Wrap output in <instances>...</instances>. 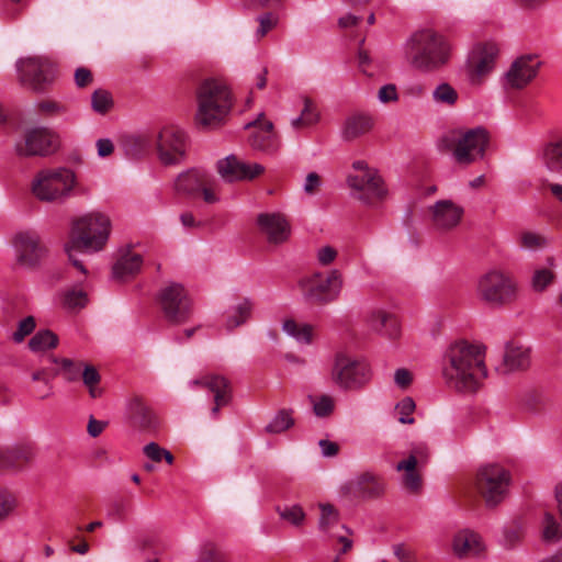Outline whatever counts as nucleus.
Returning a JSON list of instances; mask_svg holds the SVG:
<instances>
[{
	"instance_id": "61",
	"label": "nucleus",
	"mask_w": 562,
	"mask_h": 562,
	"mask_svg": "<svg viewBox=\"0 0 562 562\" xmlns=\"http://www.w3.org/2000/svg\"><path fill=\"white\" fill-rule=\"evenodd\" d=\"M428 458H429L428 448L424 445H418L412 449L411 454L407 459H414L415 464L423 468L428 462Z\"/></svg>"
},
{
	"instance_id": "34",
	"label": "nucleus",
	"mask_w": 562,
	"mask_h": 562,
	"mask_svg": "<svg viewBox=\"0 0 562 562\" xmlns=\"http://www.w3.org/2000/svg\"><path fill=\"white\" fill-rule=\"evenodd\" d=\"M529 352L521 347L507 346L504 355L506 371L526 369L529 366Z\"/></svg>"
},
{
	"instance_id": "35",
	"label": "nucleus",
	"mask_w": 562,
	"mask_h": 562,
	"mask_svg": "<svg viewBox=\"0 0 562 562\" xmlns=\"http://www.w3.org/2000/svg\"><path fill=\"white\" fill-rule=\"evenodd\" d=\"M153 142L146 134L130 136L124 140L125 154L132 158H139L147 155L151 149Z\"/></svg>"
},
{
	"instance_id": "28",
	"label": "nucleus",
	"mask_w": 562,
	"mask_h": 562,
	"mask_svg": "<svg viewBox=\"0 0 562 562\" xmlns=\"http://www.w3.org/2000/svg\"><path fill=\"white\" fill-rule=\"evenodd\" d=\"M374 126V120L367 113H355L348 116L342 127V138L353 140L368 134Z\"/></svg>"
},
{
	"instance_id": "9",
	"label": "nucleus",
	"mask_w": 562,
	"mask_h": 562,
	"mask_svg": "<svg viewBox=\"0 0 562 562\" xmlns=\"http://www.w3.org/2000/svg\"><path fill=\"white\" fill-rule=\"evenodd\" d=\"M451 135L452 155L458 164L468 166L484 157L490 142V134L484 127L452 132Z\"/></svg>"
},
{
	"instance_id": "18",
	"label": "nucleus",
	"mask_w": 562,
	"mask_h": 562,
	"mask_svg": "<svg viewBox=\"0 0 562 562\" xmlns=\"http://www.w3.org/2000/svg\"><path fill=\"white\" fill-rule=\"evenodd\" d=\"M541 60L537 55H524L517 58L505 76L506 86L513 89H522L537 76Z\"/></svg>"
},
{
	"instance_id": "12",
	"label": "nucleus",
	"mask_w": 562,
	"mask_h": 562,
	"mask_svg": "<svg viewBox=\"0 0 562 562\" xmlns=\"http://www.w3.org/2000/svg\"><path fill=\"white\" fill-rule=\"evenodd\" d=\"M300 286L307 300L327 303L338 297L342 288V277L336 269L326 274L317 272L302 279Z\"/></svg>"
},
{
	"instance_id": "24",
	"label": "nucleus",
	"mask_w": 562,
	"mask_h": 562,
	"mask_svg": "<svg viewBox=\"0 0 562 562\" xmlns=\"http://www.w3.org/2000/svg\"><path fill=\"white\" fill-rule=\"evenodd\" d=\"M366 322L372 330L383 334L389 338L393 339L400 335V324L396 316L385 310H371L366 316Z\"/></svg>"
},
{
	"instance_id": "63",
	"label": "nucleus",
	"mask_w": 562,
	"mask_h": 562,
	"mask_svg": "<svg viewBox=\"0 0 562 562\" xmlns=\"http://www.w3.org/2000/svg\"><path fill=\"white\" fill-rule=\"evenodd\" d=\"M378 98L382 103L396 101L398 99L396 87L394 85H385L381 87Z\"/></svg>"
},
{
	"instance_id": "30",
	"label": "nucleus",
	"mask_w": 562,
	"mask_h": 562,
	"mask_svg": "<svg viewBox=\"0 0 562 562\" xmlns=\"http://www.w3.org/2000/svg\"><path fill=\"white\" fill-rule=\"evenodd\" d=\"M48 359L56 364V369L53 370V375H61L68 382H75L80 378L85 364L82 361H74L69 358H58L55 356H49Z\"/></svg>"
},
{
	"instance_id": "49",
	"label": "nucleus",
	"mask_w": 562,
	"mask_h": 562,
	"mask_svg": "<svg viewBox=\"0 0 562 562\" xmlns=\"http://www.w3.org/2000/svg\"><path fill=\"white\" fill-rule=\"evenodd\" d=\"M293 424L292 412L282 409L267 425L266 430L271 434H280L292 427Z\"/></svg>"
},
{
	"instance_id": "16",
	"label": "nucleus",
	"mask_w": 562,
	"mask_h": 562,
	"mask_svg": "<svg viewBox=\"0 0 562 562\" xmlns=\"http://www.w3.org/2000/svg\"><path fill=\"white\" fill-rule=\"evenodd\" d=\"M58 136L47 127H33L25 132L23 139L15 144L21 157L48 156L57 150Z\"/></svg>"
},
{
	"instance_id": "22",
	"label": "nucleus",
	"mask_w": 562,
	"mask_h": 562,
	"mask_svg": "<svg viewBox=\"0 0 562 562\" xmlns=\"http://www.w3.org/2000/svg\"><path fill=\"white\" fill-rule=\"evenodd\" d=\"M463 213V207L451 200H440L431 207L434 225L440 231H450L458 226Z\"/></svg>"
},
{
	"instance_id": "39",
	"label": "nucleus",
	"mask_w": 562,
	"mask_h": 562,
	"mask_svg": "<svg viewBox=\"0 0 562 562\" xmlns=\"http://www.w3.org/2000/svg\"><path fill=\"white\" fill-rule=\"evenodd\" d=\"M58 345V337L48 329L37 331L29 341L33 352H43L53 349Z\"/></svg>"
},
{
	"instance_id": "7",
	"label": "nucleus",
	"mask_w": 562,
	"mask_h": 562,
	"mask_svg": "<svg viewBox=\"0 0 562 562\" xmlns=\"http://www.w3.org/2000/svg\"><path fill=\"white\" fill-rule=\"evenodd\" d=\"M510 473L497 463L482 465L474 480L476 492L487 507H495L507 496L510 485Z\"/></svg>"
},
{
	"instance_id": "40",
	"label": "nucleus",
	"mask_w": 562,
	"mask_h": 562,
	"mask_svg": "<svg viewBox=\"0 0 562 562\" xmlns=\"http://www.w3.org/2000/svg\"><path fill=\"white\" fill-rule=\"evenodd\" d=\"M283 329L299 342L311 344L312 341L313 327L311 325L297 323L293 319H286L283 323Z\"/></svg>"
},
{
	"instance_id": "3",
	"label": "nucleus",
	"mask_w": 562,
	"mask_h": 562,
	"mask_svg": "<svg viewBox=\"0 0 562 562\" xmlns=\"http://www.w3.org/2000/svg\"><path fill=\"white\" fill-rule=\"evenodd\" d=\"M196 125L214 130L224 124L234 105L228 85L218 79L204 80L196 90Z\"/></svg>"
},
{
	"instance_id": "51",
	"label": "nucleus",
	"mask_w": 562,
	"mask_h": 562,
	"mask_svg": "<svg viewBox=\"0 0 562 562\" xmlns=\"http://www.w3.org/2000/svg\"><path fill=\"white\" fill-rule=\"evenodd\" d=\"M278 513L283 520L295 527H301L306 517L304 509L300 505H291L283 508L279 507Z\"/></svg>"
},
{
	"instance_id": "42",
	"label": "nucleus",
	"mask_w": 562,
	"mask_h": 562,
	"mask_svg": "<svg viewBox=\"0 0 562 562\" xmlns=\"http://www.w3.org/2000/svg\"><path fill=\"white\" fill-rule=\"evenodd\" d=\"M63 306L67 310H80L88 303V295L81 289H69L63 293Z\"/></svg>"
},
{
	"instance_id": "20",
	"label": "nucleus",
	"mask_w": 562,
	"mask_h": 562,
	"mask_svg": "<svg viewBox=\"0 0 562 562\" xmlns=\"http://www.w3.org/2000/svg\"><path fill=\"white\" fill-rule=\"evenodd\" d=\"M249 127L255 130L249 136V144L254 149L267 154H273L279 149V138L273 132V124L265 119L263 113L246 125V128Z\"/></svg>"
},
{
	"instance_id": "25",
	"label": "nucleus",
	"mask_w": 562,
	"mask_h": 562,
	"mask_svg": "<svg viewBox=\"0 0 562 562\" xmlns=\"http://www.w3.org/2000/svg\"><path fill=\"white\" fill-rule=\"evenodd\" d=\"M452 548L459 558L477 557L485 549L481 536L468 529L461 530L454 536Z\"/></svg>"
},
{
	"instance_id": "36",
	"label": "nucleus",
	"mask_w": 562,
	"mask_h": 562,
	"mask_svg": "<svg viewBox=\"0 0 562 562\" xmlns=\"http://www.w3.org/2000/svg\"><path fill=\"white\" fill-rule=\"evenodd\" d=\"M34 109L38 115L47 119L64 117L69 114V108L66 103L52 99L38 101Z\"/></svg>"
},
{
	"instance_id": "43",
	"label": "nucleus",
	"mask_w": 562,
	"mask_h": 562,
	"mask_svg": "<svg viewBox=\"0 0 562 562\" xmlns=\"http://www.w3.org/2000/svg\"><path fill=\"white\" fill-rule=\"evenodd\" d=\"M258 27L255 32L257 40H262L270 31L276 29L280 22L278 13L267 11L257 16Z\"/></svg>"
},
{
	"instance_id": "1",
	"label": "nucleus",
	"mask_w": 562,
	"mask_h": 562,
	"mask_svg": "<svg viewBox=\"0 0 562 562\" xmlns=\"http://www.w3.org/2000/svg\"><path fill=\"white\" fill-rule=\"evenodd\" d=\"M442 375L457 391H477L487 376L485 348L464 340L450 345L443 356Z\"/></svg>"
},
{
	"instance_id": "41",
	"label": "nucleus",
	"mask_w": 562,
	"mask_h": 562,
	"mask_svg": "<svg viewBox=\"0 0 562 562\" xmlns=\"http://www.w3.org/2000/svg\"><path fill=\"white\" fill-rule=\"evenodd\" d=\"M432 100L446 106H453L459 100L458 91L448 82H441L432 91Z\"/></svg>"
},
{
	"instance_id": "52",
	"label": "nucleus",
	"mask_w": 562,
	"mask_h": 562,
	"mask_svg": "<svg viewBox=\"0 0 562 562\" xmlns=\"http://www.w3.org/2000/svg\"><path fill=\"white\" fill-rule=\"evenodd\" d=\"M555 274L550 269H536L531 278V286L537 292H542L549 284L553 282Z\"/></svg>"
},
{
	"instance_id": "58",
	"label": "nucleus",
	"mask_w": 562,
	"mask_h": 562,
	"mask_svg": "<svg viewBox=\"0 0 562 562\" xmlns=\"http://www.w3.org/2000/svg\"><path fill=\"white\" fill-rule=\"evenodd\" d=\"M35 328V319L33 316H27L22 319L18 329L13 333L12 338L15 342H21L26 336H29Z\"/></svg>"
},
{
	"instance_id": "60",
	"label": "nucleus",
	"mask_w": 562,
	"mask_h": 562,
	"mask_svg": "<svg viewBox=\"0 0 562 562\" xmlns=\"http://www.w3.org/2000/svg\"><path fill=\"white\" fill-rule=\"evenodd\" d=\"M246 8L265 9L269 7L280 8L288 0H240Z\"/></svg>"
},
{
	"instance_id": "13",
	"label": "nucleus",
	"mask_w": 562,
	"mask_h": 562,
	"mask_svg": "<svg viewBox=\"0 0 562 562\" xmlns=\"http://www.w3.org/2000/svg\"><path fill=\"white\" fill-rule=\"evenodd\" d=\"M333 380L346 390H359L369 383L372 373L364 360H353L345 355L337 356L331 373Z\"/></svg>"
},
{
	"instance_id": "64",
	"label": "nucleus",
	"mask_w": 562,
	"mask_h": 562,
	"mask_svg": "<svg viewBox=\"0 0 562 562\" xmlns=\"http://www.w3.org/2000/svg\"><path fill=\"white\" fill-rule=\"evenodd\" d=\"M93 80L92 72L86 67H79L75 71V82L77 87L85 88Z\"/></svg>"
},
{
	"instance_id": "17",
	"label": "nucleus",
	"mask_w": 562,
	"mask_h": 562,
	"mask_svg": "<svg viewBox=\"0 0 562 562\" xmlns=\"http://www.w3.org/2000/svg\"><path fill=\"white\" fill-rule=\"evenodd\" d=\"M191 387H201L213 394L214 405L211 414L217 417L221 407L228 405L232 398V387L229 381L221 374H205L201 378L192 380Z\"/></svg>"
},
{
	"instance_id": "19",
	"label": "nucleus",
	"mask_w": 562,
	"mask_h": 562,
	"mask_svg": "<svg viewBox=\"0 0 562 562\" xmlns=\"http://www.w3.org/2000/svg\"><path fill=\"white\" fill-rule=\"evenodd\" d=\"M498 48L493 43L477 45L469 58L470 79L472 83H480L482 78L494 68Z\"/></svg>"
},
{
	"instance_id": "29",
	"label": "nucleus",
	"mask_w": 562,
	"mask_h": 562,
	"mask_svg": "<svg viewBox=\"0 0 562 562\" xmlns=\"http://www.w3.org/2000/svg\"><path fill=\"white\" fill-rule=\"evenodd\" d=\"M143 258L138 254L127 252L114 263L112 273L115 279L126 280L139 272Z\"/></svg>"
},
{
	"instance_id": "23",
	"label": "nucleus",
	"mask_w": 562,
	"mask_h": 562,
	"mask_svg": "<svg viewBox=\"0 0 562 562\" xmlns=\"http://www.w3.org/2000/svg\"><path fill=\"white\" fill-rule=\"evenodd\" d=\"M347 488L348 493L356 496L373 498L384 493L385 484L379 475L372 472H363L351 481Z\"/></svg>"
},
{
	"instance_id": "14",
	"label": "nucleus",
	"mask_w": 562,
	"mask_h": 562,
	"mask_svg": "<svg viewBox=\"0 0 562 562\" xmlns=\"http://www.w3.org/2000/svg\"><path fill=\"white\" fill-rule=\"evenodd\" d=\"M15 262L19 267L34 270L47 257L48 249L34 231L20 232L14 236Z\"/></svg>"
},
{
	"instance_id": "57",
	"label": "nucleus",
	"mask_w": 562,
	"mask_h": 562,
	"mask_svg": "<svg viewBox=\"0 0 562 562\" xmlns=\"http://www.w3.org/2000/svg\"><path fill=\"white\" fill-rule=\"evenodd\" d=\"M265 167L257 162H246L241 159V167L238 173V181H250L261 176Z\"/></svg>"
},
{
	"instance_id": "2",
	"label": "nucleus",
	"mask_w": 562,
	"mask_h": 562,
	"mask_svg": "<svg viewBox=\"0 0 562 562\" xmlns=\"http://www.w3.org/2000/svg\"><path fill=\"white\" fill-rule=\"evenodd\" d=\"M111 229L110 217L98 211L86 213L72 221L65 251L71 263L82 273H87V270L82 262L76 259V252L92 254L102 250L108 244Z\"/></svg>"
},
{
	"instance_id": "54",
	"label": "nucleus",
	"mask_w": 562,
	"mask_h": 562,
	"mask_svg": "<svg viewBox=\"0 0 562 562\" xmlns=\"http://www.w3.org/2000/svg\"><path fill=\"white\" fill-rule=\"evenodd\" d=\"M53 371L49 372L47 369H40L32 373V380L34 382L40 381L44 383V389L37 391V396L40 398H46L52 394V384L50 381L54 379Z\"/></svg>"
},
{
	"instance_id": "11",
	"label": "nucleus",
	"mask_w": 562,
	"mask_h": 562,
	"mask_svg": "<svg viewBox=\"0 0 562 562\" xmlns=\"http://www.w3.org/2000/svg\"><path fill=\"white\" fill-rule=\"evenodd\" d=\"M157 301L164 317L170 324H183L192 314V301L180 283H170L164 286L159 291Z\"/></svg>"
},
{
	"instance_id": "56",
	"label": "nucleus",
	"mask_w": 562,
	"mask_h": 562,
	"mask_svg": "<svg viewBox=\"0 0 562 562\" xmlns=\"http://www.w3.org/2000/svg\"><path fill=\"white\" fill-rule=\"evenodd\" d=\"M144 453L147 458H149L154 462H160L162 460V458L166 460V462L168 464H172V462H173L172 454L168 450L159 447L155 442H150V443L146 445L144 447Z\"/></svg>"
},
{
	"instance_id": "45",
	"label": "nucleus",
	"mask_w": 562,
	"mask_h": 562,
	"mask_svg": "<svg viewBox=\"0 0 562 562\" xmlns=\"http://www.w3.org/2000/svg\"><path fill=\"white\" fill-rule=\"evenodd\" d=\"M9 460L12 462L8 468H20L27 463L33 457V449L30 445H20L8 448Z\"/></svg>"
},
{
	"instance_id": "15",
	"label": "nucleus",
	"mask_w": 562,
	"mask_h": 562,
	"mask_svg": "<svg viewBox=\"0 0 562 562\" xmlns=\"http://www.w3.org/2000/svg\"><path fill=\"white\" fill-rule=\"evenodd\" d=\"M187 136L177 126H165L156 138V149L160 162L165 166L178 165L186 156Z\"/></svg>"
},
{
	"instance_id": "50",
	"label": "nucleus",
	"mask_w": 562,
	"mask_h": 562,
	"mask_svg": "<svg viewBox=\"0 0 562 562\" xmlns=\"http://www.w3.org/2000/svg\"><path fill=\"white\" fill-rule=\"evenodd\" d=\"M321 518L319 528L325 532H329L330 529L338 525L339 514L338 510L330 504H321Z\"/></svg>"
},
{
	"instance_id": "21",
	"label": "nucleus",
	"mask_w": 562,
	"mask_h": 562,
	"mask_svg": "<svg viewBox=\"0 0 562 562\" xmlns=\"http://www.w3.org/2000/svg\"><path fill=\"white\" fill-rule=\"evenodd\" d=\"M257 224L270 244H282L290 236V225L280 213H262L258 215Z\"/></svg>"
},
{
	"instance_id": "10",
	"label": "nucleus",
	"mask_w": 562,
	"mask_h": 562,
	"mask_svg": "<svg viewBox=\"0 0 562 562\" xmlns=\"http://www.w3.org/2000/svg\"><path fill=\"white\" fill-rule=\"evenodd\" d=\"M19 81L34 92H44L55 80V65L47 58H22L16 64Z\"/></svg>"
},
{
	"instance_id": "8",
	"label": "nucleus",
	"mask_w": 562,
	"mask_h": 562,
	"mask_svg": "<svg viewBox=\"0 0 562 562\" xmlns=\"http://www.w3.org/2000/svg\"><path fill=\"white\" fill-rule=\"evenodd\" d=\"M352 169L347 182L357 199L366 203H374L386 195L382 178L364 160L353 161Z\"/></svg>"
},
{
	"instance_id": "4",
	"label": "nucleus",
	"mask_w": 562,
	"mask_h": 562,
	"mask_svg": "<svg viewBox=\"0 0 562 562\" xmlns=\"http://www.w3.org/2000/svg\"><path fill=\"white\" fill-rule=\"evenodd\" d=\"M450 46L446 38L434 30L416 32L409 41L412 65L424 71L436 70L449 59Z\"/></svg>"
},
{
	"instance_id": "55",
	"label": "nucleus",
	"mask_w": 562,
	"mask_h": 562,
	"mask_svg": "<svg viewBox=\"0 0 562 562\" xmlns=\"http://www.w3.org/2000/svg\"><path fill=\"white\" fill-rule=\"evenodd\" d=\"M196 562H225V560L213 542H205L201 546Z\"/></svg>"
},
{
	"instance_id": "31",
	"label": "nucleus",
	"mask_w": 562,
	"mask_h": 562,
	"mask_svg": "<svg viewBox=\"0 0 562 562\" xmlns=\"http://www.w3.org/2000/svg\"><path fill=\"white\" fill-rule=\"evenodd\" d=\"M303 108L300 116L291 121L294 130L307 128L319 121V111L316 103L308 97L302 98Z\"/></svg>"
},
{
	"instance_id": "62",
	"label": "nucleus",
	"mask_w": 562,
	"mask_h": 562,
	"mask_svg": "<svg viewBox=\"0 0 562 562\" xmlns=\"http://www.w3.org/2000/svg\"><path fill=\"white\" fill-rule=\"evenodd\" d=\"M337 257V251L331 246H324L317 250V260L322 266L330 265Z\"/></svg>"
},
{
	"instance_id": "26",
	"label": "nucleus",
	"mask_w": 562,
	"mask_h": 562,
	"mask_svg": "<svg viewBox=\"0 0 562 562\" xmlns=\"http://www.w3.org/2000/svg\"><path fill=\"white\" fill-rule=\"evenodd\" d=\"M207 176V171L199 168L182 172L175 181V190L180 194L196 198Z\"/></svg>"
},
{
	"instance_id": "27",
	"label": "nucleus",
	"mask_w": 562,
	"mask_h": 562,
	"mask_svg": "<svg viewBox=\"0 0 562 562\" xmlns=\"http://www.w3.org/2000/svg\"><path fill=\"white\" fill-rule=\"evenodd\" d=\"M541 158L550 172L562 177V132L554 135L543 145Z\"/></svg>"
},
{
	"instance_id": "38",
	"label": "nucleus",
	"mask_w": 562,
	"mask_h": 562,
	"mask_svg": "<svg viewBox=\"0 0 562 562\" xmlns=\"http://www.w3.org/2000/svg\"><path fill=\"white\" fill-rule=\"evenodd\" d=\"M85 386L92 398L101 397L103 389L100 386L101 375L95 367L85 363L80 373Z\"/></svg>"
},
{
	"instance_id": "44",
	"label": "nucleus",
	"mask_w": 562,
	"mask_h": 562,
	"mask_svg": "<svg viewBox=\"0 0 562 562\" xmlns=\"http://www.w3.org/2000/svg\"><path fill=\"white\" fill-rule=\"evenodd\" d=\"M199 196H201L206 204H215L221 201L220 183L211 173H209L201 187Z\"/></svg>"
},
{
	"instance_id": "5",
	"label": "nucleus",
	"mask_w": 562,
	"mask_h": 562,
	"mask_svg": "<svg viewBox=\"0 0 562 562\" xmlns=\"http://www.w3.org/2000/svg\"><path fill=\"white\" fill-rule=\"evenodd\" d=\"M517 283L510 273L493 268L481 274L475 283L476 297L491 306H503L517 297Z\"/></svg>"
},
{
	"instance_id": "32",
	"label": "nucleus",
	"mask_w": 562,
	"mask_h": 562,
	"mask_svg": "<svg viewBox=\"0 0 562 562\" xmlns=\"http://www.w3.org/2000/svg\"><path fill=\"white\" fill-rule=\"evenodd\" d=\"M420 467L415 464L414 459H405L396 464L398 472H404L403 485L411 492H417L422 487V476L418 472Z\"/></svg>"
},
{
	"instance_id": "46",
	"label": "nucleus",
	"mask_w": 562,
	"mask_h": 562,
	"mask_svg": "<svg viewBox=\"0 0 562 562\" xmlns=\"http://www.w3.org/2000/svg\"><path fill=\"white\" fill-rule=\"evenodd\" d=\"M518 245L527 250H538L548 245V239L536 232L525 231L518 236Z\"/></svg>"
},
{
	"instance_id": "6",
	"label": "nucleus",
	"mask_w": 562,
	"mask_h": 562,
	"mask_svg": "<svg viewBox=\"0 0 562 562\" xmlns=\"http://www.w3.org/2000/svg\"><path fill=\"white\" fill-rule=\"evenodd\" d=\"M75 186L76 175L71 169H43L34 176L31 192L42 202H57L68 198Z\"/></svg>"
},
{
	"instance_id": "59",
	"label": "nucleus",
	"mask_w": 562,
	"mask_h": 562,
	"mask_svg": "<svg viewBox=\"0 0 562 562\" xmlns=\"http://www.w3.org/2000/svg\"><path fill=\"white\" fill-rule=\"evenodd\" d=\"M334 409V401L327 395H323L318 401L314 403L313 411L318 417L328 416Z\"/></svg>"
},
{
	"instance_id": "48",
	"label": "nucleus",
	"mask_w": 562,
	"mask_h": 562,
	"mask_svg": "<svg viewBox=\"0 0 562 562\" xmlns=\"http://www.w3.org/2000/svg\"><path fill=\"white\" fill-rule=\"evenodd\" d=\"M92 110L99 114H105L113 106L112 94L104 89H97L91 95Z\"/></svg>"
},
{
	"instance_id": "37",
	"label": "nucleus",
	"mask_w": 562,
	"mask_h": 562,
	"mask_svg": "<svg viewBox=\"0 0 562 562\" xmlns=\"http://www.w3.org/2000/svg\"><path fill=\"white\" fill-rule=\"evenodd\" d=\"M241 167V159L235 155H229L216 164L220 176L227 182L238 181V173Z\"/></svg>"
},
{
	"instance_id": "33",
	"label": "nucleus",
	"mask_w": 562,
	"mask_h": 562,
	"mask_svg": "<svg viewBox=\"0 0 562 562\" xmlns=\"http://www.w3.org/2000/svg\"><path fill=\"white\" fill-rule=\"evenodd\" d=\"M252 303L248 299L240 300L227 312L226 327L232 330L244 324L251 314Z\"/></svg>"
},
{
	"instance_id": "47",
	"label": "nucleus",
	"mask_w": 562,
	"mask_h": 562,
	"mask_svg": "<svg viewBox=\"0 0 562 562\" xmlns=\"http://www.w3.org/2000/svg\"><path fill=\"white\" fill-rule=\"evenodd\" d=\"M16 496L5 487H0V522L8 519L16 509Z\"/></svg>"
},
{
	"instance_id": "53",
	"label": "nucleus",
	"mask_w": 562,
	"mask_h": 562,
	"mask_svg": "<svg viewBox=\"0 0 562 562\" xmlns=\"http://www.w3.org/2000/svg\"><path fill=\"white\" fill-rule=\"evenodd\" d=\"M415 407L416 405L412 397H405L397 403L395 409L398 414V422L401 424H414L415 419L412 417V414L414 413Z\"/></svg>"
}]
</instances>
